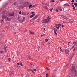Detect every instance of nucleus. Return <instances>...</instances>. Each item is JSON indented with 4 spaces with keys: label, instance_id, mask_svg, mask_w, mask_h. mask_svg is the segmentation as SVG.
Segmentation results:
<instances>
[{
    "label": "nucleus",
    "instance_id": "44",
    "mask_svg": "<svg viewBox=\"0 0 77 77\" xmlns=\"http://www.w3.org/2000/svg\"><path fill=\"white\" fill-rule=\"evenodd\" d=\"M53 8H52L51 9H50L49 10L50 11H52Z\"/></svg>",
    "mask_w": 77,
    "mask_h": 77
},
{
    "label": "nucleus",
    "instance_id": "40",
    "mask_svg": "<svg viewBox=\"0 0 77 77\" xmlns=\"http://www.w3.org/2000/svg\"><path fill=\"white\" fill-rule=\"evenodd\" d=\"M52 29H54V30H56V29L54 28V27H53L52 28Z\"/></svg>",
    "mask_w": 77,
    "mask_h": 77
},
{
    "label": "nucleus",
    "instance_id": "3",
    "mask_svg": "<svg viewBox=\"0 0 77 77\" xmlns=\"http://www.w3.org/2000/svg\"><path fill=\"white\" fill-rule=\"evenodd\" d=\"M63 18L66 20V21H69V19L67 18L66 16H64V17H63Z\"/></svg>",
    "mask_w": 77,
    "mask_h": 77
},
{
    "label": "nucleus",
    "instance_id": "1",
    "mask_svg": "<svg viewBox=\"0 0 77 77\" xmlns=\"http://www.w3.org/2000/svg\"><path fill=\"white\" fill-rule=\"evenodd\" d=\"M30 5H31V3L26 2L24 4H23V5L24 6V7H29Z\"/></svg>",
    "mask_w": 77,
    "mask_h": 77
},
{
    "label": "nucleus",
    "instance_id": "47",
    "mask_svg": "<svg viewBox=\"0 0 77 77\" xmlns=\"http://www.w3.org/2000/svg\"><path fill=\"white\" fill-rule=\"evenodd\" d=\"M69 44H70V42H69L68 44V45H69Z\"/></svg>",
    "mask_w": 77,
    "mask_h": 77
},
{
    "label": "nucleus",
    "instance_id": "38",
    "mask_svg": "<svg viewBox=\"0 0 77 77\" xmlns=\"http://www.w3.org/2000/svg\"><path fill=\"white\" fill-rule=\"evenodd\" d=\"M36 6V5H34L32 6V8H33V7H35Z\"/></svg>",
    "mask_w": 77,
    "mask_h": 77
},
{
    "label": "nucleus",
    "instance_id": "18",
    "mask_svg": "<svg viewBox=\"0 0 77 77\" xmlns=\"http://www.w3.org/2000/svg\"><path fill=\"white\" fill-rule=\"evenodd\" d=\"M30 34L31 35H34V32H31L30 33Z\"/></svg>",
    "mask_w": 77,
    "mask_h": 77
},
{
    "label": "nucleus",
    "instance_id": "52",
    "mask_svg": "<svg viewBox=\"0 0 77 77\" xmlns=\"http://www.w3.org/2000/svg\"><path fill=\"white\" fill-rule=\"evenodd\" d=\"M30 71H32V72H33V71L32 69H30Z\"/></svg>",
    "mask_w": 77,
    "mask_h": 77
},
{
    "label": "nucleus",
    "instance_id": "62",
    "mask_svg": "<svg viewBox=\"0 0 77 77\" xmlns=\"http://www.w3.org/2000/svg\"><path fill=\"white\" fill-rule=\"evenodd\" d=\"M36 71V69H34V71Z\"/></svg>",
    "mask_w": 77,
    "mask_h": 77
},
{
    "label": "nucleus",
    "instance_id": "63",
    "mask_svg": "<svg viewBox=\"0 0 77 77\" xmlns=\"http://www.w3.org/2000/svg\"><path fill=\"white\" fill-rule=\"evenodd\" d=\"M67 65H66V66H67Z\"/></svg>",
    "mask_w": 77,
    "mask_h": 77
},
{
    "label": "nucleus",
    "instance_id": "21",
    "mask_svg": "<svg viewBox=\"0 0 77 77\" xmlns=\"http://www.w3.org/2000/svg\"><path fill=\"white\" fill-rule=\"evenodd\" d=\"M74 5H75V6L77 7V3H75L74 4Z\"/></svg>",
    "mask_w": 77,
    "mask_h": 77
},
{
    "label": "nucleus",
    "instance_id": "45",
    "mask_svg": "<svg viewBox=\"0 0 77 77\" xmlns=\"http://www.w3.org/2000/svg\"><path fill=\"white\" fill-rule=\"evenodd\" d=\"M31 14H35V12H31Z\"/></svg>",
    "mask_w": 77,
    "mask_h": 77
},
{
    "label": "nucleus",
    "instance_id": "9",
    "mask_svg": "<svg viewBox=\"0 0 77 77\" xmlns=\"http://www.w3.org/2000/svg\"><path fill=\"white\" fill-rule=\"evenodd\" d=\"M35 15V14H33L32 15L30 16V17L31 18H33V17Z\"/></svg>",
    "mask_w": 77,
    "mask_h": 77
},
{
    "label": "nucleus",
    "instance_id": "28",
    "mask_svg": "<svg viewBox=\"0 0 77 77\" xmlns=\"http://www.w3.org/2000/svg\"><path fill=\"white\" fill-rule=\"evenodd\" d=\"M48 73H46V77H48Z\"/></svg>",
    "mask_w": 77,
    "mask_h": 77
},
{
    "label": "nucleus",
    "instance_id": "53",
    "mask_svg": "<svg viewBox=\"0 0 77 77\" xmlns=\"http://www.w3.org/2000/svg\"><path fill=\"white\" fill-rule=\"evenodd\" d=\"M17 65H20V63H17Z\"/></svg>",
    "mask_w": 77,
    "mask_h": 77
},
{
    "label": "nucleus",
    "instance_id": "46",
    "mask_svg": "<svg viewBox=\"0 0 77 77\" xmlns=\"http://www.w3.org/2000/svg\"><path fill=\"white\" fill-rule=\"evenodd\" d=\"M64 16H61V17L62 18H63V17Z\"/></svg>",
    "mask_w": 77,
    "mask_h": 77
},
{
    "label": "nucleus",
    "instance_id": "2",
    "mask_svg": "<svg viewBox=\"0 0 77 77\" xmlns=\"http://www.w3.org/2000/svg\"><path fill=\"white\" fill-rule=\"evenodd\" d=\"M48 19H43V23H49L48 21Z\"/></svg>",
    "mask_w": 77,
    "mask_h": 77
},
{
    "label": "nucleus",
    "instance_id": "27",
    "mask_svg": "<svg viewBox=\"0 0 77 77\" xmlns=\"http://www.w3.org/2000/svg\"><path fill=\"white\" fill-rule=\"evenodd\" d=\"M74 71H75V74L76 73H77V71H76V70L75 69Z\"/></svg>",
    "mask_w": 77,
    "mask_h": 77
},
{
    "label": "nucleus",
    "instance_id": "42",
    "mask_svg": "<svg viewBox=\"0 0 77 77\" xmlns=\"http://www.w3.org/2000/svg\"><path fill=\"white\" fill-rule=\"evenodd\" d=\"M13 5H16V2H14V3Z\"/></svg>",
    "mask_w": 77,
    "mask_h": 77
},
{
    "label": "nucleus",
    "instance_id": "13",
    "mask_svg": "<svg viewBox=\"0 0 77 77\" xmlns=\"http://www.w3.org/2000/svg\"><path fill=\"white\" fill-rule=\"evenodd\" d=\"M6 47H6L5 46L4 48L5 52H6L7 51L6 50Z\"/></svg>",
    "mask_w": 77,
    "mask_h": 77
},
{
    "label": "nucleus",
    "instance_id": "49",
    "mask_svg": "<svg viewBox=\"0 0 77 77\" xmlns=\"http://www.w3.org/2000/svg\"><path fill=\"white\" fill-rule=\"evenodd\" d=\"M62 27H64V25H62Z\"/></svg>",
    "mask_w": 77,
    "mask_h": 77
},
{
    "label": "nucleus",
    "instance_id": "59",
    "mask_svg": "<svg viewBox=\"0 0 77 77\" xmlns=\"http://www.w3.org/2000/svg\"><path fill=\"white\" fill-rule=\"evenodd\" d=\"M42 36H43V35H41V38L42 37Z\"/></svg>",
    "mask_w": 77,
    "mask_h": 77
},
{
    "label": "nucleus",
    "instance_id": "30",
    "mask_svg": "<svg viewBox=\"0 0 77 77\" xmlns=\"http://www.w3.org/2000/svg\"><path fill=\"white\" fill-rule=\"evenodd\" d=\"M45 41H46V42H47L48 41V40L47 39H46L45 40Z\"/></svg>",
    "mask_w": 77,
    "mask_h": 77
},
{
    "label": "nucleus",
    "instance_id": "11",
    "mask_svg": "<svg viewBox=\"0 0 77 77\" xmlns=\"http://www.w3.org/2000/svg\"><path fill=\"white\" fill-rule=\"evenodd\" d=\"M38 16L39 15H36L35 17L33 18V20H35V19H36L37 18V17H38Z\"/></svg>",
    "mask_w": 77,
    "mask_h": 77
},
{
    "label": "nucleus",
    "instance_id": "31",
    "mask_svg": "<svg viewBox=\"0 0 77 77\" xmlns=\"http://www.w3.org/2000/svg\"><path fill=\"white\" fill-rule=\"evenodd\" d=\"M59 12V10H58V9H56V12H57H57Z\"/></svg>",
    "mask_w": 77,
    "mask_h": 77
},
{
    "label": "nucleus",
    "instance_id": "25",
    "mask_svg": "<svg viewBox=\"0 0 77 77\" xmlns=\"http://www.w3.org/2000/svg\"><path fill=\"white\" fill-rule=\"evenodd\" d=\"M54 0H51L50 1V2H54Z\"/></svg>",
    "mask_w": 77,
    "mask_h": 77
},
{
    "label": "nucleus",
    "instance_id": "10",
    "mask_svg": "<svg viewBox=\"0 0 77 77\" xmlns=\"http://www.w3.org/2000/svg\"><path fill=\"white\" fill-rule=\"evenodd\" d=\"M47 19H48V22H49V23L50 22V20L51 19V18L49 17V16H48L47 17Z\"/></svg>",
    "mask_w": 77,
    "mask_h": 77
},
{
    "label": "nucleus",
    "instance_id": "5",
    "mask_svg": "<svg viewBox=\"0 0 77 77\" xmlns=\"http://www.w3.org/2000/svg\"><path fill=\"white\" fill-rule=\"evenodd\" d=\"M5 20L7 21H11V19L10 18L7 17V18H6Z\"/></svg>",
    "mask_w": 77,
    "mask_h": 77
},
{
    "label": "nucleus",
    "instance_id": "7",
    "mask_svg": "<svg viewBox=\"0 0 77 77\" xmlns=\"http://www.w3.org/2000/svg\"><path fill=\"white\" fill-rule=\"evenodd\" d=\"M65 53L66 54H68L69 53V50L66 49L65 50Z\"/></svg>",
    "mask_w": 77,
    "mask_h": 77
},
{
    "label": "nucleus",
    "instance_id": "55",
    "mask_svg": "<svg viewBox=\"0 0 77 77\" xmlns=\"http://www.w3.org/2000/svg\"><path fill=\"white\" fill-rule=\"evenodd\" d=\"M60 7H58V9H59L60 10Z\"/></svg>",
    "mask_w": 77,
    "mask_h": 77
},
{
    "label": "nucleus",
    "instance_id": "33",
    "mask_svg": "<svg viewBox=\"0 0 77 77\" xmlns=\"http://www.w3.org/2000/svg\"><path fill=\"white\" fill-rule=\"evenodd\" d=\"M26 32H27V30H25V31H23V33H26Z\"/></svg>",
    "mask_w": 77,
    "mask_h": 77
},
{
    "label": "nucleus",
    "instance_id": "8",
    "mask_svg": "<svg viewBox=\"0 0 77 77\" xmlns=\"http://www.w3.org/2000/svg\"><path fill=\"white\" fill-rule=\"evenodd\" d=\"M9 15H10V16H13L14 15V13H9Z\"/></svg>",
    "mask_w": 77,
    "mask_h": 77
},
{
    "label": "nucleus",
    "instance_id": "6",
    "mask_svg": "<svg viewBox=\"0 0 77 77\" xmlns=\"http://www.w3.org/2000/svg\"><path fill=\"white\" fill-rule=\"evenodd\" d=\"M11 77L14 74V72H11L9 73Z\"/></svg>",
    "mask_w": 77,
    "mask_h": 77
},
{
    "label": "nucleus",
    "instance_id": "15",
    "mask_svg": "<svg viewBox=\"0 0 77 77\" xmlns=\"http://www.w3.org/2000/svg\"><path fill=\"white\" fill-rule=\"evenodd\" d=\"M60 51H62V52H63V50L62 49V48H61V47H60Z\"/></svg>",
    "mask_w": 77,
    "mask_h": 77
},
{
    "label": "nucleus",
    "instance_id": "51",
    "mask_svg": "<svg viewBox=\"0 0 77 77\" xmlns=\"http://www.w3.org/2000/svg\"><path fill=\"white\" fill-rule=\"evenodd\" d=\"M75 74L76 76V77H77V73H75Z\"/></svg>",
    "mask_w": 77,
    "mask_h": 77
},
{
    "label": "nucleus",
    "instance_id": "14",
    "mask_svg": "<svg viewBox=\"0 0 77 77\" xmlns=\"http://www.w3.org/2000/svg\"><path fill=\"white\" fill-rule=\"evenodd\" d=\"M72 71H73V70H74V69H75V67H74V66H72Z\"/></svg>",
    "mask_w": 77,
    "mask_h": 77
},
{
    "label": "nucleus",
    "instance_id": "16",
    "mask_svg": "<svg viewBox=\"0 0 77 77\" xmlns=\"http://www.w3.org/2000/svg\"><path fill=\"white\" fill-rule=\"evenodd\" d=\"M19 9L20 10L21 9H22V7H21V6H20L19 7Z\"/></svg>",
    "mask_w": 77,
    "mask_h": 77
},
{
    "label": "nucleus",
    "instance_id": "4",
    "mask_svg": "<svg viewBox=\"0 0 77 77\" xmlns=\"http://www.w3.org/2000/svg\"><path fill=\"white\" fill-rule=\"evenodd\" d=\"M2 18H4V19H5H5L7 18V16H6L5 15H2Z\"/></svg>",
    "mask_w": 77,
    "mask_h": 77
},
{
    "label": "nucleus",
    "instance_id": "41",
    "mask_svg": "<svg viewBox=\"0 0 77 77\" xmlns=\"http://www.w3.org/2000/svg\"><path fill=\"white\" fill-rule=\"evenodd\" d=\"M54 33L55 34V35H56V36H57V34L56 33V32H54Z\"/></svg>",
    "mask_w": 77,
    "mask_h": 77
},
{
    "label": "nucleus",
    "instance_id": "23",
    "mask_svg": "<svg viewBox=\"0 0 77 77\" xmlns=\"http://www.w3.org/2000/svg\"><path fill=\"white\" fill-rule=\"evenodd\" d=\"M55 27L57 28V29H59V27L57 26H55Z\"/></svg>",
    "mask_w": 77,
    "mask_h": 77
},
{
    "label": "nucleus",
    "instance_id": "43",
    "mask_svg": "<svg viewBox=\"0 0 77 77\" xmlns=\"http://www.w3.org/2000/svg\"><path fill=\"white\" fill-rule=\"evenodd\" d=\"M52 77H55V75H54L53 74L52 75Z\"/></svg>",
    "mask_w": 77,
    "mask_h": 77
},
{
    "label": "nucleus",
    "instance_id": "58",
    "mask_svg": "<svg viewBox=\"0 0 77 77\" xmlns=\"http://www.w3.org/2000/svg\"><path fill=\"white\" fill-rule=\"evenodd\" d=\"M67 77H71V76H70V75H68Z\"/></svg>",
    "mask_w": 77,
    "mask_h": 77
},
{
    "label": "nucleus",
    "instance_id": "12",
    "mask_svg": "<svg viewBox=\"0 0 77 77\" xmlns=\"http://www.w3.org/2000/svg\"><path fill=\"white\" fill-rule=\"evenodd\" d=\"M64 6H70V5H69L68 4H65L64 5Z\"/></svg>",
    "mask_w": 77,
    "mask_h": 77
},
{
    "label": "nucleus",
    "instance_id": "48",
    "mask_svg": "<svg viewBox=\"0 0 77 77\" xmlns=\"http://www.w3.org/2000/svg\"><path fill=\"white\" fill-rule=\"evenodd\" d=\"M74 45H73V46L72 47V48H74Z\"/></svg>",
    "mask_w": 77,
    "mask_h": 77
},
{
    "label": "nucleus",
    "instance_id": "24",
    "mask_svg": "<svg viewBox=\"0 0 77 77\" xmlns=\"http://www.w3.org/2000/svg\"><path fill=\"white\" fill-rule=\"evenodd\" d=\"M27 71H30V69H28L27 70Z\"/></svg>",
    "mask_w": 77,
    "mask_h": 77
},
{
    "label": "nucleus",
    "instance_id": "35",
    "mask_svg": "<svg viewBox=\"0 0 77 77\" xmlns=\"http://www.w3.org/2000/svg\"><path fill=\"white\" fill-rule=\"evenodd\" d=\"M8 60L9 61H10L11 59L10 58H8Z\"/></svg>",
    "mask_w": 77,
    "mask_h": 77
},
{
    "label": "nucleus",
    "instance_id": "54",
    "mask_svg": "<svg viewBox=\"0 0 77 77\" xmlns=\"http://www.w3.org/2000/svg\"><path fill=\"white\" fill-rule=\"evenodd\" d=\"M24 21V20H23L21 21V22H23Z\"/></svg>",
    "mask_w": 77,
    "mask_h": 77
},
{
    "label": "nucleus",
    "instance_id": "50",
    "mask_svg": "<svg viewBox=\"0 0 77 77\" xmlns=\"http://www.w3.org/2000/svg\"><path fill=\"white\" fill-rule=\"evenodd\" d=\"M72 8H74V5H73L72 6Z\"/></svg>",
    "mask_w": 77,
    "mask_h": 77
},
{
    "label": "nucleus",
    "instance_id": "34",
    "mask_svg": "<svg viewBox=\"0 0 77 77\" xmlns=\"http://www.w3.org/2000/svg\"><path fill=\"white\" fill-rule=\"evenodd\" d=\"M19 14H20V15H21V11H20L19 12Z\"/></svg>",
    "mask_w": 77,
    "mask_h": 77
},
{
    "label": "nucleus",
    "instance_id": "39",
    "mask_svg": "<svg viewBox=\"0 0 77 77\" xmlns=\"http://www.w3.org/2000/svg\"><path fill=\"white\" fill-rule=\"evenodd\" d=\"M46 69L48 70V71H50V69L48 68L47 67L46 68Z\"/></svg>",
    "mask_w": 77,
    "mask_h": 77
},
{
    "label": "nucleus",
    "instance_id": "57",
    "mask_svg": "<svg viewBox=\"0 0 77 77\" xmlns=\"http://www.w3.org/2000/svg\"><path fill=\"white\" fill-rule=\"evenodd\" d=\"M55 26H58V24H55Z\"/></svg>",
    "mask_w": 77,
    "mask_h": 77
},
{
    "label": "nucleus",
    "instance_id": "56",
    "mask_svg": "<svg viewBox=\"0 0 77 77\" xmlns=\"http://www.w3.org/2000/svg\"><path fill=\"white\" fill-rule=\"evenodd\" d=\"M75 49L74 48L73 50V51H75Z\"/></svg>",
    "mask_w": 77,
    "mask_h": 77
},
{
    "label": "nucleus",
    "instance_id": "26",
    "mask_svg": "<svg viewBox=\"0 0 77 77\" xmlns=\"http://www.w3.org/2000/svg\"><path fill=\"white\" fill-rule=\"evenodd\" d=\"M32 6V5H31L29 6V8H31Z\"/></svg>",
    "mask_w": 77,
    "mask_h": 77
},
{
    "label": "nucleus",
    "instance_id": "32",
    "mask_svg": "<svg viewBox=\"0 0 77 77\" xmlns=\"http://www.w3.org/2000/svg\"><path fill=\"white\" fill-rule=\"evenodd\" d=\"M74 0H72L71 1L72 3H74Z\"/></svg>",
    "mask_w": 77,
    "mask_h": 77
},
{
    "label": "nucleus",
    "instance_id": "64",
    "mask_svg": "<svg viewBox=\"0 0 77 77\" xmlns=\"http://www.w3.org/2000/svg\"><path fill=\"white\" fill-rule=\"evenodd\" d=\"M15 34H16V32H15L14 33V35H15Z\"/></svg>",
    "mask_w": 77,
    "mask_h": 77
},
{
    "label": "nucleus",
    "instance_id": "20",
    "mask_svg": "<svg viewBox=\"0 0 77 77\" xmlns=\"http://www.w3.org/2000/svg\"><path fill=\"white\" fill-rule=\"evenodd\" d=\"M77 44V42L75 41L73 42V44L75 45Z\"/></svg>",
    "mask_w": 77,
    "mask_h": 77
},
{
    "label": "nucleus",
    "instance_id": "29",
    "mask_svg": "<svg viewBox=\"0 0 77 77\" xmlns=\"http://www.w3.org/2000/svg\"><path fill=\"white\" fill-rule=\"evenodd\" d=\"M28 59H30V55H28Z\"/></svg>",
    "mask_w": 77,
    "mask_h": 77
},
{
    "label": "nucleus",
    "instance_id": "36",
    "mask_svg": "<svg viewBox=\"0 0 77 77\" xmlns=\"http://www.w3.org/2000/svg\"><path fill=\"white\" fill-rule=\"evenodd\" d=\"M0 53H3V51H1Z\"/></svg>",
    "mask_w": 77,
    "mask_h": 77
},
{
    "label": "nucleus",
    "instance_id": "17",
    "mask_svg": "<svg viewBox=\"0 0 77 77\" xmlns=\"http://www.w3.org/2000/svg\"><path fill=\"white\" fill-rule=\"evenodd\" d=\"M45 8L47 9V10H48V8H47V6H45L44 7Z\"/></svg>",
    "mask_w": 77,
    "mask_h": 77
},
{
    "label": "nucleus",
    "instance_id": "60",
    "mask_svg": "<svg viewBox=\"0 0 77 77\" xmlns=\"http://www.w3.org/2000/svg\"><path fill=\"white\" fill-rule=\"evenodd\" d=\"M56 29L54 30V33L56 32Z\"/></svg>",
    "mask_w": 77,
    "mask_h": 77
},
{
    "label": "nucleus",
    "instance_id": "22",
    "mask_svg": "<svg viewBox=\"0 0 77 77\" xmlns=\"http://www.w3.org/2000/svg\"><path fill=\"white\" fill-rule=\"evenodd\" d=\"M73 9L74 10V11H75V7H74L73 8Z\"/></svg>",
    "mask_w": 77,
    "mask_h": 77
},
{
    "label": "nucleus",
    "instance_id": "61",
    "mask_svg": "<svg viewBox=\"0 0 77 77\" xmlns=\"http://www.w3.org/2000/svg\"><path fill=\"white\" fill-rule=\"evenodd\" d=\"M29 13H28V14H27V15H29Z\"/></svg>",
    "mask_w": 77,
    "mask_h": 77
},
{
    "label": "nucleus",
    "instance_id": "37",
    "mask_svg": "<svg viewBox=\"0 0 77 77\" xmlns=\"http://www.w3.org/2000/svg\"><path fill=\"white\" fill-rule=\"evenodd\" d=\"M58 26H62V24H58Z\"/></svg>",
    "mask_w": 77,
    "mask_h": 77
},
{
    "label": "nucleus",
    "instance_id": "19",
    "mask_svg": "<svg viewBox=\"0 0 77 77\" xmlns=\"http://www.w3.org/2000/svg\"><path fill=\"white\" fill-rule=\"evenodd\" d=\"M20 64L21 66H23V64L21 62H20Z\"/></svg>",
    "mask_w": 77,
    "mask_h": 77
}]
</instances>
